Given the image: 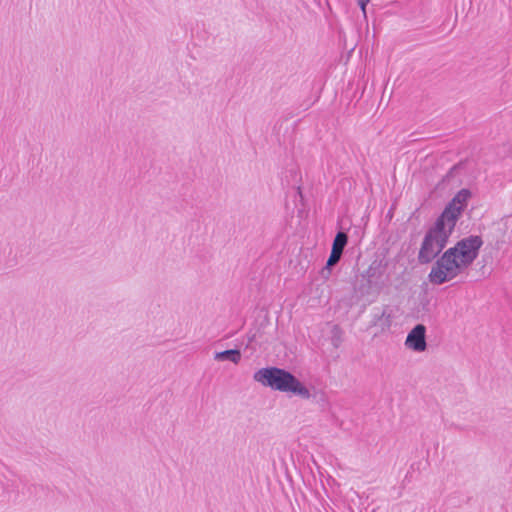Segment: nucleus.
Returning a JSON list of instances; mask_svg holds the SVG:
<instances>
[{"mask_svg": "<svg viewBox=\"0 0 512 512\" xmlns=\"http://www.w3.org/2000/svg\"><path fill=\"white\" fill-rule=\"evenodd\" d=\"M472 197L473 191L471 189L462 188L447 202L423 237L418 252V258L421 261H431L446 246Z\"/></svg>", "mask_w": 512, "mask_h": 512, "instance_id": "1", "label": "nucleus"}, {"mask_svg": "<svg viewBox=\"0 0 512 512\" xmlns=\"http://www.w3.org/2000/svg\"><path fill=\"white\" fill-rule=\"evenodd\" d=\"M483 244L480 235H468L459 239L433 264L428 275L430 283L441 285L465 273L479 257Z\"/></svg>", "mask_w": 512, "mask_h": 512, "instance_id": "2", "label": "nucleus"}, {"mask_svg": "<svg viewBox=\"0 0 512 512\" xmlns=\"http://www.w3.org/2000/svg\"><path fill=\"white\" fill-rule=\"evenodd\" d=\"M253 379L265 387L273 390L297 395L309 399L311 393L292 373L278 367H266L256 371Z\"/></svg>", "mask_w": 512, "mask_h": 512, "instance_id": "3", "label": "nucleus"}, {"mask_svg": "<svg viewBox=\"0 0 512 512\" xmlns=\"http://www.w3.org/2000/svg\"><path fill=\"white\" fill-rule=\"evenodd\" d=\"M377 268L370 266L365 273H363L360 276L359 281H366L367 282V288L363 287H355V293L361 297L370 294L371 289L373 286L377 284Z\"/></svg>", "mask_w": 512, "mask_h": 512, "instance_id": "4", "label": "nucleus"}, {"mask_svg": "<svg viewBox=\"0 0 512 512\" xmlns=\"http://www.w3.org/2000/svg\"><path fill=\"white\" fill-rule=\"evenodd\" d=\"M462 169L461 168H453L443 179L442 184L449 188L458 187L462 181Z\"/></svg>", "mask_w": 512, "mask_h": 512, "instance_id": "5", "label": "nucleus"}, {"mask_svg": "<svg viewBox=\"0 0 512 512\" xmlns=\"http://www.w3.org/2000/svg\"><path fill=\"white\" fill-rule=\"evenodd\" d=\"M214 359L217 361H231L237 364L241 360V353L238 349H230L221 352H216Z\"/></svg>", "mask_w": 512, "mask_h": 512, "instance_id": "6", "label": "nucleus"}, {"mask_svg": "<svg viewBox=\"0 0 512 512\" xmlns=\"http://www.w3.org/2000/svg\"><path fill=\"white\" fill-rule=\"evenodd\" d=\"M342 254L336 251H332L326 262V266L322 269L321 275L323 278L328 279L331 275V267L335 266L341 259Z\"/></svg>", "mask_w": 512, "mask_h": 512, "instance_id": "7", "label": "nucleus"}, {"mask_svg": "<svg viewBox=\"0 0 512 512\" xmlns=\"http://www.w3.org/2000/svg\"><path fill=\"white\" fill-rule=\"evenodd\" d=\"M347 243H348L347 234L343 231H339L333 240L331 250L343 254V250H344L345 246L347 245Z\"/></svg>", "mask_w": 512, "mask_h": 512, "instance_id": "8", "label": "nucleus"}, {"mask_svg": "<svg viewBox=\"0 0 512 512\" xmlns=\"http://www.w3.org/2000/svg\"><path fill=\"white\" fill-rule=\"evenodd\" d=\"M405 345L414 351H416V327L410 330Z\"/></svg>", "mask_w": 512, "mask_h": 512, "instance_id": "9", "label": "nucleus"}, {"mask_svg": "<svg viewBox=\"0 0 512 512\" xmlns=\"http://www.w3.org/2000/svg\"><path fill=\"white\" fill-rule=\"evenodd\" d=\"M425 348V328L422 325H418V351H423Z\"/></svg>", "mask_w": 512, "mask_h": 512, "instance_id": "10", "label": "nucleus"}, {"mask_svg": "<svg viewBox=\"0 0 512 512\" xmlns=\"http://www.w3.org/2000/svg\"><path fill=\"white\" fill-rule=\"evenodd\" d=\"M370 0H357L359 7L361 8L364 15H366V5Z\"/></svg>", "mask_w": 512, "mask_h": 512, "instance_id": "11", "label": "nucleus"}, {"mask_svg": "<svg viewBox=\"0 0 512 512\" xmlns=\"http://www.w3.org/2000/svg\"><path fill=\"white\" fill-rule=\"evenodd\" d=\"M356 287H363L365 289V288H367V282L366 281H360V284H358Z\"/></svg>", "mask_w": 512, "mask_h": 512, "instance_id": "12", "label": "nucleus"}, {"mask_svg": "<svg viewBox=\"0 0 512 512\" xmlns=\"http://www.w3.org/2000/svg\"><path fill=\"white\" fill-rule=\"evenodd\" d=\"M333 330H334V331H339L338 326H334Z\"/></svg>", "mask_w": 512, "mask_h": 512, "instance_id": "13", "label": "nucleus"}]
</instances>
